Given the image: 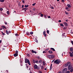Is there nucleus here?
<instances>
[{
	"mask_svg": "<svg viewBox=\"0 0 73 73\" xmlns=\"http://www.w3.org/2000/svg\"><path fill=\"white\" fill-rule=\"evenodd\" d=\"M58 22H61V20H59L58 21Z\"/></svg>",
	"mask_w": 73,
	"mask_h": 73,
	"instance_id": "nucleus-55",
	"label": "nucleus"
},
{
	"mask_svg": "<svg viewBox=\"0 0 73 73\" xmlns=\"http://www.w3.org/2000/svg\"><path fill=\"white\" fill-rule=\"evenodd\" d=\"M2 28H1V29H0V30H2Z\"/></svg>",
	"mask_w": 73,
	"mask_h": 73,
	"instance_id": "nucleus-63",
	"label": "nucleus"
},
{
	"mask_svg": "<svg viewBox=\"0 0 73 73\" xmlns=\"http://www.w3.org/2000/svg\"><path fill=\"white\" fill-rule=\"evenodd\" d=\"M34 68L35 69H37V66L36 65H35L34 66Z\"/></svg>",
	"mask_w": 73,
	"mask_h": 73,
	"instance_id": "nucleus-9",
	"label": "nucleus"
},
{
	"mask_svg": "<svg viewBox=\"0 0 73 73\" xmlns=\"http://www.w3.org/2000/svg\"><path fill=\"white\" fill-rule=\"evenodd\" d=\"M32 52L33 53H35V54H36L37 53V52H36L35 51H33V50H32Z\"/></svg>",
	"mask_w": 73,
	"mask_h": 73,
	"instance_id": "nucleus-6",
	"label": "nucleus"
},
{
	"mask_svg": "<svg viewBox=\"0 0 73 73\" xmlns=\"http://www.w3.org/2000/svg\"><path fill=\"white\" fill-rule=\"evenodd\" d=\"M1 40H0V43H1Z\"/></svg>",
	"mask_w": 73,
	"mask_h": 73,
	"instance_id": "nucleus-60",
	"label": "nucleus"
},
{
	"mask_svg": "<svg viewBox=\"0 0 73 73\" xmlns=\"http://www.w3.org/2000/svg\"><path fill=\"white\" fill-rule=\"evenodd\" d=\"M65 13L66 15H68V14H69V13H68L66 12V11H65Z\"/></svg>",
	"mask_w": 73,
	"mask_h": 73,
	"instance_id": "nucleus-26",
	"label": "nucleus"
},
{
	"mask_svg": "<svg viewBox=\"0 0 73 73\" xmlns=\"http://www.w3.org/2000/svg\"><path fill=\"white\" fill-rule=\"evenodd\" d=\"M43 68H44V67L43 66H41V69L43 70Z\"/></svg>",
	"mask_w": 73,
	"mask_h": 73,
	"instance_id": "nucleus-18",
	"label": "nucleus"
},
{
	"mask_svg": "<svg viewBox=\"0 0 73 73\" xmlns=\"http://www.w3.org/2000/svg\"><path fill=\"white\" fill-rule=\"evenodd\" d=\"M23 2V3H24V0H22Z\"/></svg>",
	"mask_w": 73,
	"mask_h": 73,
	"instance_id": "nucleus-47",
	"label": "nucleus"
},
{
	"mask_svg": "<svg viewBox=\"0 0 73 73\" xmlns=\"http://www.w3.org/2000/svg\"><path fill=\"white\" fill-rule=\"evenodd\" d=\"M67 66H70V65H71V63L70 62H68L67 63Z\"/></svg>",
	"mask_w": 73,
	"mask_h": 73,
	"instance_id": "nucleus-5",
	"label": "nucleus"
},
{
	"mask_svg": "<svg viewBox=\"0 0 73 73\" xmlns=\"http://www.w3.org/2000/svg\"><path fill=\"white\" fill-rule=\"evenodd\" d=\"M37 58H38V59H40V57H39L38 56L37 57Z\"/></svg>",
	"mask_w": 73,
	"mask_h": 73,
	"instance_id": "nucleus-40",
	"label": "nucleus"
},
{
	"mask_svg": "<svg viewBox=\"0 0 73 73\" xmlns=\"http://www.w3.org/2000/svg\"><path fill=\"white\" fill-rule=\"evenodd\" d=\"M44 17L45 18H46V15H44Z\"/></svg>",
	"mask_w": 73,
	"mask_h": 73,
	"instance_id": "nucleus-42",
	"label": "nucleus"
},
{
	"mask_svg": "<svg viewBox=\"0 0 73 73\" xmlns=\"http://www.w3.org/2000/svg\"><path fill=\"white\" fill-rule=\"evenodd\" d=\"M43 35H44V37H46V34H44Z\"/></svg>",
	"mask_w": 73,
	"mask_h": 73,
	"instance_id": "nucleus-28",
	"label": "nucleus"
},
{
	"mask_svg": "<svg viewBox=\"0 0 73 73\" xmlns=\"http://www.w3.org/2000/svg\"><path fill=\"white\" fill-rule=\"evenodd\" d=\"M18 51L17 50H16V51L15 52V53L16 54H18Z\"/></svg>",
	"mask_w": 73,
	"mask_h": 73,
	"instance_id": "nucleus-17",
	"label": "nucleus"
},
{
	"mask_svg": "<svg viewBox=\"0 0 73 73\" xmlns=\"http://www.w3.org/2000/svg\"><path fill=\"white\" fill-rule=\"evenodd\" d=\"M36 63L37 64H38V61L37 60L36 61Z\"/></svg>",
	"mask_w": 73,
	"mask_h": 73,
	"instance_id": "nucleus-35",
	"label": "nucleus"
},
{
	"mask_svg": "<svg viewBox=\"0 0 73 73\" xmlns=\"http://www.w3.org/2000/svg\"><path fill=\"white\" fill-rule=\"evenodd\" d=\"M62 1L63 2H64V0H62Z\"/></svg>",
	"mask_w": 73,
	"mask_h": 73,
	"instance_id": "nucleus-49",
	"label": "nucleus"
},
{
	"mask_svg": "<svg viewBox=\"0 0 73 73\" xmlns=\"http://www.w3.org/2000/svg\"><path fill=\"white\" fill-rule=\"evenodd\" d=\"M60 62H61V61L60 60H56L54 61V63L56 64H58Z\"/></svg>",
	"mask_w": 73,
	"mask_h": 73,
	"instance_id": "nucleus-1",
	"label": "nucleus"
},
{
	"mask_svg": "<svg viewBox=\"0 0 73 73\" xmlns=\"http://www.w3.org/2000/svg\"><path fill=\"white\" fill-rule=\"evenodd\" d=\"M30 33L31 35H33V32H30Z\"/></svg>",
	"mask_w": 73,
	"mask_h": 73,
	"instance_id": "nucleus-16",
	"label": "nucleus"
},
{
	"mask_svg": "<svg viewBox=\"0 0 73 73\" xmlns=\"http://www.w3.org/2000/svg\"><path fill=\"white\" fill-rule=\"evenodd\" d=\"M51 50H53V51H55V50L54 49V48H50Z\"/></svg>",
	"mask_w": 73,
	"mask_h": 73,
	"instance_id": "nucleus-13",
	"label": "nucleus"
},
{
	"mask_svg": "<svg viewBox=\"0 0 73 73\" xmlns=\"http://www.w3.org/2000/svg\"><path fill=\"white\" fill-rule=\"evenodd\" d=\"M15 35V36H18V35L17 34H16Z\"/></svg>",
	"mask_w": 73,
	"mask_h": 73,
	"instance_id": "nucleus-50",
	"label": "nucleus"
},
{
	"mask_svg": "<svg viewBox=\"0 0 73 73\" xmlns=\"http://www.w3.org/2000/svg\"><path fill=\"white\" fill-rule=\"evenodd\" d=\"M33 61H34V63H36V61H34V60H33Z\"/></svg>",
	"mask_w": 73,
	"mask_h": 73,
	"instance_id": "nucleus-46",
	"label": "nucleus"
},
{
	"mask_svg": "<svg viewBox=\"0 0 73 73\" xmlns=\"http://www.w3.org/2000/svg\"><path fill=\"white\" fill-rule=\"evenodd\" d=\"M44 70H46V68H45V69H44Z\"/></svg>",
	"mask_w": 73,
	"mask_h": 73,
	"instance_id": "nucleus-64",
	"label": "nucleus"
},
{
	"mask_svg": "<svg viewBox=\"0 0 73 73\" xmlns=\"http://www.w3.org/2000/svg\"><path fill=\"white\" fill-rule=\"evenodd\" d=\"M0 1L3 2L4 1V0H0Z\"/></svg>",
	"mask_w": 73,
	"mask_h": 73,
	"instance_id": "nucleus-19",
	"label": "nucleus"
},
{
	"mask_svg": "<svg viewBox=\"0 0 73 73\" xmlns=\"http://www.w3.org/2000/svg\"><path fill=\"white\" fill-rule=\"evenodd\" d=\"M72 69V66L70 65L68 66V69L69 70H70Z\"/></svg>",
	"mask_w": 73,
	"mask_h": 73,
	"instance_id": "nucleus-7",
	"label": "nucleus"
},
{
	"mask_svg": "<svg viewBox=\"0 0 73 73\" xmlns=\"http://www.w3.org/2000/svg\"><path fill=\"white\" fill-rule=\"evenodd\" d=\"M51 9H54V7H51Z\"/></svg>",
	"mask_w": 73,
	"mask_h": 73,
	"instance_id": "nucleus-45",
	"label": "nucleus"
},
{
	"mask_svg": "<svg viewBox=\"0 0 73 73\" xmlns=\"http://www.w3.org/2000/svg\"><path fill=\"white\" fill-rule=\"evenodd\" d=\"M6 32L7 34V35H9V33H8V32L7 30H6Z\"/></svg>",
	"mask_w": 73,
	"mask_h": 73,
	"instance_id": "nucleus-23",
	"label": "nucleus"
},
{
	"mask_svg": "<svg viewBox=\"0 0 73 73\" xmlns=\"http://www.w3.org/2000/svg\"><path fill=\"white\" fill-rule=\"evenodd\" d=\"M52 67L50 66V69H52Z\"/></svg>",
	"mask_w": 73,
	"mask_h": 73,
	"instance_id": "nucleus-57",
	"label": "nucleus"
},
{
	"mask_svg": "<svg viewBox=\"0 0 73 73\" xmlns=\"http://www.w3.org/2000/svg\"><path fill=\"white\" fill-rule=\"evenodd\" d=\"M41 17H42L43 16V14H41L40 15Z\"/></svg>",
	"mask_w": 73,
	"mask_h": 73,
	"instance_id": "nucleus-32",
	"label": "nucleus"
},
{
	"mask_svg": "<svg viewBox=\"0 0 73 73\" xmlns=\"http://www.w3.org/2000/svg\"><path fill=\"white\" fill-rule=\"evenodd\" d=\"M60 0H57V1H59Z\"/></svg>",
	"mask_w": 73,
	"mask_h": 73,
	"instance_id": "nucleus-62",
	"label": "nucleus"
},
{
	"mask_svg": "<svg viewBox=\"0 0 73 73\" xmlns=\"http://www.w3.org/2000/svg\"><path fill=\"white\" fill-rule=\"evenodd\" d=\"M58 73H62V72H59Z\"/></svg>",
	"mask_w": 73,
	"mask_h": 73,
	"instance_id": "nucleus-59",
	"label": "nucleus"
},
{
	"mask_svg": "<svg viewBox=\"0 0 73 73\" xmlns=\"http://www.w3.org/2000/svg\"><path fill=\"white\" fill-rule=\"evenodd\" d=\"M49 53H52V51L51 50H49L48 51Z\"/></svg>",
	"mask_w": 73,
	"mask_h": 73,
	"instance_id": "nucleus-14",
	"label": "nucleus"
},
{
	"mask_svg": "<svg viewBox=\"0 0 73 73\" xmlns=\"http://www.w3.org/2000/svg\"><path fill=\"white\" fill-rule=\"evenodd\" d=\"M36 5V3H34L33 4V5H33V6H35V5Z\"/></svg>",
	"mask_w": 73,
	"mask_h": 73,
	"instance_id": "nucleus-33",
	"label": "nucleus"
},
{
	"mask_svg": "<svg viewBox=\"0 0 73 73\" xmlns=\"http://www.w3.org/2000/svg\"><path fill=\"white\" fill-rule=\"evenodd\" d=\"M0 10L1 11H3V8H0Z\"/></svg>",
	"mask_w": 73,
	"mask_h": 73,
	"instance_id": "nucleus-37",
	"label": "nucleus"
},
{
	"mask_svg": "<svg viewBox=\"0 0 73 73\" xmlns=\"http://www.w3.org/2000/svg\"><path fill=\"white\" fill-rule=\"evenodd\" d=\"M71 42L72 45H73V41H71Z\"/></svg>",
	"mask_w": 73,
	"mask_h": 73,
	"instance_id": "nucleus-43",
	"label": "nucleus"
},
{
	"mask_svg": "<svg viewBox=\"0 0 73 73\" xmlns=\"http://www.w3.org/2000/svg\"><path fill=\"white\" fill-rule=\"evenodd\" d=\"M14 56L15 57H17L18 56V54H14Z\"/></svg>",
	"mask_w": 73,
	"mask_h": 73,
	"instance_id": "nucleus-8",
	"label": "nucleus"
},
{
	"mask_svg": "<svg viewBox=\"0 0 73 73\" xmlns=\"http://www.w3.org/2000/svg\"><path fill=\"white\" fill-rule=\"evenodd\" d=\"M39 62L40 64H41V60H39Z\"/></svg>",
	"mask_w": 73,
	"mask_h": 73,
	"instance_id": "nucleus-31",
	"label": "nucleus"
},
{
	"mask_svg": "<svg viewBox=\"0 0 73 73\" xmlns=\"http://www.w3.org/2000/svg\"><path fill=\"white\" fill-rule=\"evenodd\" d=\"M27 56H28V57H29L30 56V55H29V54H27Z\"/></svg>",
	"mask_w": 73,
	"mask_h": 73,
	"instance_id": "nucleus-53",
	"label": "nucleus"
},
{
	"mask_svg": "<svg viewBox=\"0 0 73 73\" xmlns=\"http://www.w3.org/2000/svg\"><path fill=\"white\" fill-rule=\"evenodd\" d=\"M70 73V71H68L66 72V73Z\"/></svg>",
	"mask_w": 73,
	"mask_h": 73,
	"instance_id": "nucleus-41",
	"label": "nucleus"
},
{
	"mask_svg": "<svg viewBox=\"0 0 73 73\" xmlns=\"http://www.w3.org/2000/svg\"><path fill=\"white\" fill-rule=\"evenodd\" d=\"M25 63H28V64H29V65H31V63H30V62L29 60L27 58H26L25 60Z\"/></svg>",
	"mask_w": 73,
	"mask_h": 73,
	"instance_id": "nucleus-2",
	"label": "nucleus"
},
{
	"mask_svg": "<svg viewBox=\"0 0 73 73\" xmlns=\"http://www.w3.org/2000/svg\"><path fill=\"white\" fill-rule=\"evenodd\" d=\"M23 9H24L25 10H27V9H27L26 8H24Z\"/></svg>",
	"mask_w": 73,
	"mask_h": 73,
	"instance_id": "nucleus-29",
	"label": "nucleus"
},
{
	"mask_svg": "<svg viewBox=\"0 0 73 73\" xmlns=\"http://www.w3.org/2000/svg\"><path fill=\"white\" fill-rule=\"evenodd\" d=\"M43 65H45V62L43 61Z\"/></svg>",
	"mask_w": 73,
	"mask_h": 73,
	"instance_id": "nucleus-21",
	"label": "nucleus"
},
{
	"mask_svg": "<svg viewBox=\"0 0 73 73\" xmlns=\"http://www.w3.org/2000/svg\"><path fill=\"white\" fill-rule=\"evenodd\" d=\"M27 34L28 36H29V33H27Z\"/></svg>",
	"mask_w": 73,
	"mask_h": 73,
	"instance_id": "nucleus-30",
	"label": "nucleus"
},
{
	"mask_svg": "<svg viewBox=\"0 0 73 73\" xmlns=\"http://www.w3.org/2000/svg\"><path fill=\"white\" fill-rule=\"evenodd\" d=\"M52 66V64H51V66Z\"/></svg>",
	"mask_w": 73,
	"mask_h": 73,
	"instance_id": "nucleus-61",
	"label": "nucleus"
},
{
	"mask_svg": "<svg viewBox=\"0 0 73 73\" xmlns=\"http://www.w3.org/2000/svg\"><path fill=\"white\" fill-rule=\"evenodd\" d=\"M3 35H5V34L4 33H3V32H1Z\"/></svg>",
	"mask_w": 73,
	"mask_h": 73,
	"instance_id": "nucleus-27",
	"label": "nucleus"
},
{
	"mask_svg": "<svg viewBox=\"0 0 73 73\" xmlns=\"http://www.w3.org/2000/svg\"><path fill=\"white\" fill-rule=\"evenodd\" d=\"M60 26H62V27H64V25H63V24H60Z\"/></svg>",
	"mask_w": 73,
	"mask_h": 73,
	"instance_id": "nucleus-22",
	"label": "nucleus"
},
{
	"mask_svg": "<svg viewBox=\"0 0 73 73\" xmlns=\"http://www.w3.org/2000/svg\"><path fill=\"white\" fill-rule=\"evenodd\" d=\"M70 57H73V54H72V53L71 52H70Z\"/></svg>",
	"mask_w": 73,
	"mask_h": 73,
	"instance_id": "nucleus-11",
	"label": "nucleus"
},
{
	"mask_svg": "<svg viewBox=\"0 0 73 73\" xmlns=\"http://www.w3.org/2000/svg\"><path fill=\"white\" fill-rule=\"evenodd\" d=\"M43 53H45V51H43Z\"/></svg>",
	"mask_w": 73,
	"mask_h": 73,
	"instance_id": "nucleus-56",
	"label": "nucleus"
},
{
	"mask_svg": "<svg viewBox=\"0 0 73 73\" xmlns=\"http://www.w3.org/2000/svg\"><path fill=\"white\" fill-rule=\"evenodd\" d=\"M68 9V7H66V9Z\"/></svg>",
	"mask_w": 73,
	"mask_h": 73,
	"instance_id": "nucleus-51",
	"label": "nucleus"
},
{
	"mask_svg": "<svg viewBox=\"0 0 73 73\" xmlns=\"http://www.w3.org/2000/svg\"><path fill=\"white\" fill-rule=\"evenodd\" d=\"M3 28H5V29H6V27H5L4 26H3Z\"/></svg>",
	"mask_w": 73,
	"mask_h": 73,
	"instance_id": "nucleus-38",
	"label": "nucleus"
},
{
	"mask_svg": "<svg viewBox=\"0 0 73 73\" xmlns=\"http://www.w3.org/2000/svg\"><path fill=\"white\" fill-rule=\"evenodd\" d=\"M48 57L49 58H54V56L53 55H49L48 56Z\"/></svg>",
	"mask_w": 73,
	"mask_h": 73,
	"instance_id": "nucleus-4",
	"label": "nucleus"
},
{
	"mask_svg": "<svg viewBox=\"0 0 73 73\" xmlns=\"http://www.w3.org/2000/svg\"><path fill=\"white\" fill-rule=\"evenodd\" d=\"M7 14H8V15H9V11H7Z\"/></svg>",
	"mask_w": 73,
	"mask_h": 73,
	"instance_id": "nucleus-36",
	"label": "nucleus"
},
{
	"mask_svg": "<svg viewBox=\"0 0 73 73\" xmlns=\"http://www.w3.org/2000/svg\"><path fill=\"white\" fill-rule=\"evenodd\" d=\"M70 51H71V52H72V51H73V49H72V48H70Z\"/></svg>",
	"mask_w": 73,
	"mask_h": 73,
	"instance_id": "nucleus-20",
	"label": "nucleus"
},
{
	"mask_svg": "<svg viewBox=\"0 0 73 73\" xmlns=\"http://www.w3.org/2000/svg\"><path fill=\"white\" fill-rule=\"evenodd\" d=\"M9 33H11V32L10 31H9Z\"/></svg>",
	"mask_w": 73,
	"mask_h": 73,
	"instance_id": "nucleus-48",
	"label": "nucleus"
},
{
	"mask_svg": "<svg viewBox=\"0 0 73 73\" xmlns=\"http://www.w3.org/2000/svg\"><path fill=\"white\" fill-rule=\"evenodd\" d=\"M66 71H67V68H65L62 71V73H65Z\"/></svg>",
	"mask_w": 73,
	"mask_h": 73,
	"instance_id": "nucleus-3",
	"label": "nucleus"
},
{
	"mask_svg": "<svg viewBox=\"0 0 73 73\" xmlns=\"http://www.w3.org/2000/svg\"><path fill=\"white\" fill-rule=\"evenodd\" d=\"M48 18H49L50 19V16H48Z\"/></svg>",
	"mask_w": 73,
	"mask_h": 73,
	"instance_id": "nucleus-44",
	"label": "nucleus"
},
{
	"mask_svg": "<svg viewBox=\"0 0 73 73\" xmlns=\"http://www.w3.org/2000/svg\"><path fill=\"white\" fill-rule=\"evenodd\" d=\"M47 33L48 34H49V31H48V30H47Z\"/></svg>",
	"mask_w": 73,
	"mask_h": 73,
	"instance_id": "nucleus-34",
	"label": "nucleus"
},
{
	"mask_svg": "<svg viewBox=\"0 0 73 73\" xmlns=\"http://www.w3.org/2000/svg\"><path fill=\"white\" fill-rule=\"evenodd\" d=\"M24 5H22V8L23 7H24Z\"/></svg>",
	"mask_w": 73,
	"mask_h": 73,
	"instance_id": "nucleus-58",
	"label": "nucleus"
},
{
	"mask_svg": "<svg viewBox=\"0 0 73 73\" xmlns=\"http://www.w3.org/2000/svg\"><path fill=\"white\" fill-rule=\"evenodd\" d=\"M65 67H67V66H68V64H67V63L65 64Z\"/></svg>",
	"mask_w": 73,
	"mask_h": 73,
	"instance_id": "nucleus-24",
	"label": "nucleus"
},
{
	"mask_svg": "<svg viewBox=\"0 0 73 73\" xmlns=\"http://www.w3.org/2000/svg\"><path fill=\"white\" fill-rule=\"evenodd\" d=\"M35 8H34V9H33V11H35Z\"/></svg>",
	"mask_w": 73,
	"mask_h": 73,
	"instance_id": "nucleus-54",
	"label": "nucleus"
},
{
	"mask_svg": "<svg viewBox=\"0 0 73 73\" xmlns=\"http://www.w3.org/2000/svg\"><path fill=\"white\" fill-rule=\"evenodd\" d=\"M5 24L7 25V22H5Z\"/></svg>",
	"mask_w": 73,
	"mask_h": 73,
	"instance_id": "nucleus-52",
	"label": "nucleus"
},
{
	"mask_svg": "<svg viewBox=\"0 0 73 73\" xmlns=\"http://www.w3.org/2000/svg\"><path fill=\"white\" fill-rule=\"evenodd\" d=\"M25 8H28V5H25Z\"/></svg>",
	"mask_w": 73,
	"mask_h": 73,
	"instance_id": "nucleus-15",
	"label": "nucleus"
},
{
	"mask_svg": "<svg viewBox=\"0 0 73 73\" xmlns=\"http://www.w3.org/2000/svg\"><path fill=\"white\" fill-rule=\"evenodd\" d=\"M44 34H45V31H44L43 32V35Z\"/></svg>",
	"mask_w": 73,
	"mask_h": 73,
	"instance_id": "nucleus-39",
	"label": "nucleus"
},
{
	"mask_svg": "<svg viewBox=\"0 0 73 73\" xmlns=\"http://www.w3.org/2000/svg\"><path fill=\"white\" fill-rule=\"evenodd\" d=\"M67 7H68V8H70L71 7V6H70V4H68L67 5Z\"/></svg>",
	"mask_w": 73,
	"mask_h": 73,
	"instance_id": "nucleus-10",
	"label": "nucleus"
},
{
	"mask_svg": "<svg viewBox=\"0 0 73 73\" xmlns=\"http://www.w3.org/2000/svg\"><path fill=\"white\" fill-rule=\"evenodd\" d=\"M63 24L65 25V26H68V24H67V23L65 22H64Z\"/></svg>",
	"mask_w": 73,
	"mask_h": 73,
	"instance_id": "nucleus-12",
	"label": "nucleus"
},
{
	"mask_svg": "<svg viewBox=\"0 0 73 73\" xmlns=\"http://www.w3.org/2000/svg\"><path fill=\"white\" fill-rule=\"evenodd\" d=\"M73 71V68L71 70H70V72H72Z\"/></svg>",
	"mask_w": 73,
	"mask_h": 73,
	"instance_id": "nucleus-25",
	"label": "nucleus"
}]
</instances>
